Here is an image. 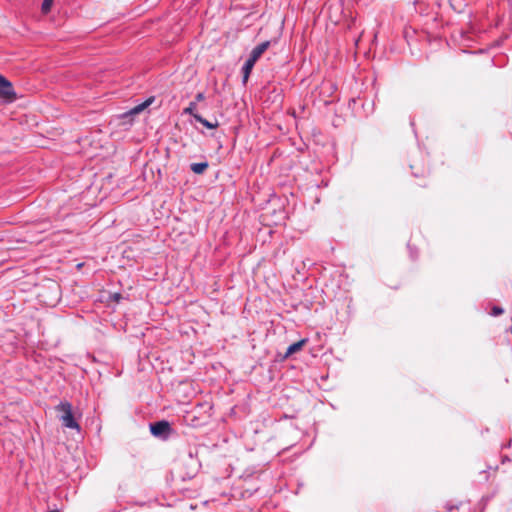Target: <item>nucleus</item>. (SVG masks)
<instances>
[{"mask_svg": "<svg viewBox=\"0 0 512 512\" xmlns=\"http://www.w3.org/2000/svg\"><path fill=\"white\" fill-rule=\"evenodd\" d=\"M48 512H60L59 510L55 509V510H50Z\"/></svg>", "mask_w": 512, "mask_h": 512, "instance_id": "obj_15", "label": "nucleus"}, {"mask_svg": "<svg viewBox=\"0 0 512 512\" xmlns=\"http://www.w3.org/2000/svg\"><path fill=\"white\" fill-rule=\"evenodd\" d=\"M195 120L197 122L201 123L203 126H205L208 129L217 128L219 125L217 121H215L214 123L210 122L207 119L203 118L201 115H195Z\"/></svg>", "mask_w": 512, "mask_h": 512, "instance_id": "obj_8", "label": "nucleus"}, {"mask_svg": "<svg viewBox=\"0 0 512 512\" xmlns=\"http://www.w3.org/2000/svg\"><path fill=\"white\" fill-rule=\"evenodd\" d=\"M270 45H271L270 41H264V42L258 44L257 46H255L252 49V51L249 55V58H251L252 60L257 62L258 59L263 55V53L270 47Z\"/></svg>", "mask_w": 512, "mask_h": 512, "instance_id": "obj_4", "label": "nucleus"}, {"mask_svg": "<svg viewBox=\"0 0 512 512\" xmlns=\"http://www.w3.org/2000/svg\"><path fill=\"white\" fill-rule=\"evenodd\" d=\"M0 97L5 99L7 102H13L16 100V93L14 91L12 83L0 74Z\"/></svg>", "mask_w": 512, "mask_h": 512, "instance_id": "obj_3", "label": "nucleus"}, {"mask_svg": "<svg viewBox=\"0 0 512 512\" xmlns=\"http://www.w3.org/2000/svg\"><path fill=\"white\" fill-rule=\"evenodd\" d=\"M255 61L248 57V59L245 61L243 67H242V74H243V83L245 84L248 81V78L251 74V71L255 65Z\"/></svg>", "mask_w": 512, "mask_h": 512, "instance_id": "obj_5", "label": "nucleus"}, {"mask_svg": "<svg viewBox=\"0 0 512 512\" xmlns=\"http://www.w3.org/2000/svg\"><path fill=\"white\" fill-rule=\"evenodd\" d=\"M502 313H503V309L501 307H498V306L493 307L492 315L498 316V315H501Z\"/></svg>", "mask_w": 512, "mask_h": 512, "instance_id": "obj_12", "label": "nucleus"}, {"mask_svg": "<svg viewBox=\"0 0 512 512\" xmlns=\"http://www.w3.org/2000/svg\"><path fill=\"white\" fill-rule=\"evenodd\" d=\"M56 411L60 413L59 420L62 425L69 429L80 430V425L75 420L72 412V405L68 401L60 402L56 407Z\"/></svg>", "mask_w": 512, "mask_h": 512, "instance_id": "obj_1", "label": "nucleus"}, {"mask_svg": "<svg viewBox=\"0 0 512 512\" xmlns=\"http://www.w3.org/2000/svg\"><path fill=\"white\" fill-rule=\"evenodd\" d=\"M306 342H307V339H301L300 341L291 344L287 348V351L285 353V357H288V356H290V355L300 351L303 348V346L305 345Z\"/></svg>", "mask_w": 512, "mask_h": 512, "instance_id": "obj_7", "label": "nucleus"}, {"mask_svg": "<svg viewBox=\"0 0 512 512\" xmlns=\"http://www.w3.org/2000/svg\"><path fill=\"white\" fill-rule=\"evenodd\" d=\"M150 432L153 436L165 440L170 436L172 427L168 421H157L150 424Z\"/></svg>", "mask_w": 512, "mask_h": 512, "instance_id": "obj_2", "label": "nucleus"}, {"mask_svg": "<svg viewBox=\"0 0 512 512\" xmlns=\"http://www.w3.org/2000/svg\"><path fill=\"white\" fill-rule=\"evenodd\" d=\"M52 3H53V0H43L42 12L43 13H48L50 11V9H51Z\"/></svg>", "mask_w": 512, "mask_h": 512, "instance_id": "obj_11", "label": "nucleus"}, {"mask_svg": "<svg viewBox=\"0 0 512 512\" xmlns=\"http://www.w3.org/2000/svg\"><path fill=\"white\" fill-rule=\"evenodd\" d=\"M190 168L195 174H202L208 168V163L207 162L193 163V164H191Z\"/></svg>", "mask_w": 512, "mask_h": 512, "instance_id": "obj_9", "label": "nucleus"}, {"mask_svg": "<svg viewBox=\"0 0 512 512\" xmlns=\"http://www.w3.org/2000/svg\"><path fill=\"white\" fill-rule=\"evenodd\" d=\"M121 297L122 296L119 293H115L111 296V298L116 302H118L121 299Z\"/></svg>", "mask_w": 512, "mask_h": 512, "instance_id": "obj_14", "label": "nucleus"}, {"mask_svg": "<svg viewBox=\"0 0 512 512\" xmlns=\"http://www.w3.org/2000/svg\"><path fill=\"white\" fill-rule=\"evenodd\" d=\"M203 100H205L204 93H202V92L197 93L196 96H195V101L194 102L197 103V102H201Z\"/></svg>", "mask_w": 512, "mask_h": 512, "instance_id": "obj_13", "label": "nucleus"}, {"mask_svg": "<svg viewBox=\"0 0 512 512\" xmlns=\"http://www.w3.org/2000/svg\"><path fill=\"white\" fill-rule=\"evenodd\" d=\"M154 101L153 97L148 98L144 102L136 105L133 107L129 112H127L125 115H136L141 113L143 110H145L151 103Z\"/></svg>", "mask_w": 512, "mask_h": 512, "instance_id": "obj_6", "label": "nucleus"}, {"mask_svg": "<svg viewBox=\"0 0 512 512\" xmlns=\"http://www.w3.org/2000/svg\"><path fill=\"white\" fill-rule=\"evenodd\" d=\"M197 103L192 101L189 103L188 107H186L183 111L184 114H189L191 116H193V118L195 119V115H199L197 113Z\"/></svg>", "mask_w": 512, "mask_h": 512, "instance_id": "obj_10", "label": "nucleus"}]
</instances>
